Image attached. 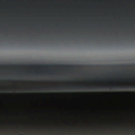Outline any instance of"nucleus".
Masks as SVG:
<instances>
[{
  "mask_svg": "<svg viewBox=\"0 0 135 135\" xmlns=\"http://www.w3.org/2000/svg\"><path fill=\"white\" fill-rule=\"evenodd\" d=\"M118 87H122V86H114L113 87H112V86H102L100 88L102 89H103L105 88H108L109 89H115V88Z\"/></svg>",
  "mask_w": 135,
  "mask_h": 135,
  "instance_id": "1",
  "label": "nucleus"
},
{
  "mask_svg": "<svg viewBox=\"0 0 135 135\" xmlns=\"http://www.w3.org/2000/svg\"><path fill=\"white\" fill-rule=\"evenodd\" d=\"M85 87L80 86L79 87H76V88L77 89H84Z\"/></svg>",
  "mask_w": 135,
  "mask_h": 135,
  "instance_id": "2",
  "label": "nucleus"
},
{
  "mask_svg": "<svg viewBox=\"0 0 135 135\" xmlns=\"http://www.w3.org/2000/svg\"><path fill=\"white\" fill-rule=\"evenodd\" d=\"M123 87L125 88H130V87L129 86H124Z\"/></svg>",
  "mask_w": 135,
  "mask_h": 135,
  "instance_id": "3",
  "label": "nucleus"
},
{
  "mask_svg": "<svg viewBox=\"0 0 135 135\" xmlns=\"http://www.w3.org/2000/svg\"><path fill=\"white\" fill-rule=\"evenodd\" d=\"M89 88H91V89H94L96 88V87H94V86H91L89 87H87V88L88 89Z\"/></svg>",
  "mask_w": 135,
  "mask_h": 135,
  "instance_id": "4",
  "label": "nucleus"
},
{
  "mask_svg": "<svg viewBox=\"0 0 135 135\" xmlns=\"http://www.w3.org/2000/svg\"><path fill=\"white\" fill-rule=\"evenodd\" d=\"M74 87L73 86H70L69 87V88L70 89H73L74 88Z\"/></svg>",
  "mask_w": 135,
  "mask_h": 135,
  "instance_id": "5",
  "label": "nucleus"
},
{
  "mask_svg": "<svg viewBox=\"0 0 135 135\" xmlns=\"http://www.w3.org/2000/svg\"><path fill=\"white\" fill-rule=\"evenodd\" d=\"M132 87L133 88H135V86H132Z\"/></svg>",
  "mask_w": 135,
  "mask_h": 135,
  "instance_id": "6",
  "label": "nucleus"
},
{
  "mask_svg": "<svg viewBox=\"0 0 135 135\" xmlns=\"http://www.w3.org/2000/svg\"><path fill=\"white\" fill-rule=\"evenodd\" d=\"M38 89H39V88H39V87H38Z\"/></svg>",
  "mask_w": 135,
  "mask_h": 135,
  "instance_id": "7",
  "label": "nucleus"
}]
</instances>
